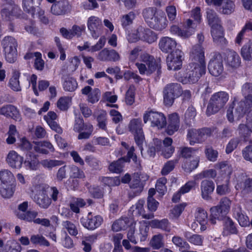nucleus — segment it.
Listing matches in <instances>:
<instances>
[{"label":"nucleus","mask_w":252,"mask_h":252,"mask_svg":"<svg viewBox=\"0 0 252 252\" xmlns=\"http://www.w3.org/2000/svg\"><path fill=\"white\" fill-rule=\"evenodd\" d=\"M206 72V64L189 63L185 70H182L175 74L177 80L183 84L195 83Z\"/></svg>","instance_id":"1"},{"label":"nucleus","mask_w":252,"mask_h":252,"mask_svg":"<svg viewBox=\"0 0 252 252\" xmlns=\"http://www.w3.org/2000/svg\"><path fill=\"white\" fill-rule=\"evenodd\" d=\"M229 99V95L225 92L220 91L214 94L211 97L206 110L208 116L217 113L222 108Z\"/></svg>","instance_id":"2"},{"label":"nucleus","mask_w":252,"mask_h":252,"mask_svg":"<svg viewBox=\"0 0 252 252\" xmlns=\"http://www.w3.org/2000/svg\"><path fill=\"white\" fill-rule=\"evenodd\" d=\"M140 61L141 63H136L135 65L141 75H150L159 68L154 57L147 53L140 55Z\"/></svg>","instance_id":"3"},{"label":"nucleus","mask_w":252,"mask_h":252,"mask_svg":"<svg viewBox=\"0 0 252 252\" xmlns=\"http://www.w3.org/2000/svg\"><path fill=\"white\" fill-rule=\"evenodd\" d=\"M242 92L245 98L237 103L235 112L238 117L242 116L248 109L252 106V84L246 83L242 88Z\"/></svg>","instance_id":"4"},{"label":"nucleus","mask_w":252,"mask_h":252,"mask_svg":"<svg viewBox=\"0 0 252 252\" xmlns=\"http://www.w3.org/2000/svg\"><path fill=\"white\" fill-rule=\"evenodd\" d=\"M183 93V90L180 84L169 83L166 85L163 90V102L168 106H171L175 98L179 97Z\"/></svg>","instance_id":"5"},{"label":"nucleus","mask_w":252,"mask_h":252,"mask_svg":"<svg viewBox=\"0 0 252 252\" xmlns=\"http://www.w3.org/2000/svg\"><path fill=\"white\" fill-rule=\"evenodd\" d=\"M148 178L149 176L144 173L137 172L134 174L130 184V191L128 193L129 198H132L141 193L143 190L145 182Z\"/></svg>","instance_id":"6"},{"label":"nucleus","mask_w":252,"mask_h":252,"mask_svg":"<svg viewBox=\"0 0 252 252\" xmlns=\"http://www.w3.org/2000/svg\"><path fill=\"white\" fill-rule=\"evenodd\" d=\"M143 121L145 124L150 121L151 126L157 127L158 129H162L167 124L166 117L163 113L152 110L145 111L143 115Z\"/></svg>","instance_id":"7"},{"label":"nucleus","mask_w":252,"mask_h":252,"mask_svg":"<svg viewBox=\"0 0 252 252\" xmlns=\"http://www.w3.org/2000/svg\"><path fill=\"white\" fill-rule=\"evenodd\" d=\"M142 121L139 118L132 119L128 124L129 130L134 135V140L142 154V145L145 139L142 129Z\"/></svg>","instance_id":"8"},{"label":"nucleus","mask_w":252,"mask_h":252,"mask_svg":"<svg viewBox=\"0 0 252 252\" xmlns=\"http://www.w3.org/2000/svg\"><path fill=\"white\" fill-rule=\"evenodd\" d=\"M184 28L182 30L177 25H172L170 31L174 34H176L183 38H187L193 34L196 28V24L193 23L192 20L187 19L184 23Z\"/></svg>","instance_id":"9"},{"label":"nucleus","mask_w":252,"mask_h":252,"mask_svg":"<svg viewBox=\"0 0 252 252\" xmlns=\"http://www.w3.org/2000/svg\"><path fill=\"white\" fill-rule=\"evenodd\" d=\"M88 29L94 39H97L102 33L103 24L102 20L98 17L91 16L87 22Z\"/></svg>","instance_id":"10"},{"label":"nucleus","mask_w":252,"mask_h":252,"mask_svg":"<svg viewBox=\"0 0 252 252\" xmlns=\"http://www.w3.org/2000/svg\"><path fill=\"white\" fill-rule=\"evenodd\" d=\"M184 53L180 50H176L168 55L166 63L169 70H176L181 68Z\"/></svg>","instance_id":"11"},{"label":"nucleus","mask_w":252,"mask_h":252,"mask_svg":"<svg viewBox=\"0 0 252 252\" xmlns=\"http://www.w3.org/2000/svg\"><path fill=\"white\" fill-rule=\"evenodd\" d=\"M33 200L40 208L43 209H48L52 204L48 191L43 188L34 195Z\"/></svg>","instance_id":"12"},{"label":"nucleus","mask_w":252,"mask_h":252,"mask_svg":"<svg viewBox=\"0 0 252 252\" xmlns=\"http://www.w3.org/2000/svg\"><path fill=\"white\" fill-rule=\"evenodd\" d=\"M222 60L220 55L214 56L208 64V70L211 74L214 76H219L223 71Z\"/></svg>","instance_id":"13"},{"label":"nucleus","mask_w":252,"mask_h":252,"mask_svg":"<svg viewBox=\"0 0 252 252\" xmlns=\"http://www.w3.org/2000/svg\"><path fill=\"white\" fill-rule=\"evenodd\" d=\"M101 62H117L120 60V55L116 50L105 48L101 50L96 56Z\"/></svg>","instance_id":"14"},{"label":"nucleus","mask_w":252,"mask_h":252,"mask_svg":"<svg viewBox=\"0 0 252 252\" xmlns=\"http://www.w3.org/2000/svg\"><path fill=\"white\" fill-rule=\"evenodd\" d=\"M190 58L191 63L206 64L204 48L200 44H196L192 47L190 52Z\"/></svg>","instance_id":"15"},{"label":"nucleus","mask_w":252,"mask_h":252,"mask_svg":"<svg viewBox=\"0 0 252 252\" xmlns=\"http://www.w3.org/2000/svg\"><path fill=\"white\" fill-rule=\"evenodd\" d=\"M103 222V218L99 215L93 216L92 212L88 214L87 219L82 220L83 225L89 230H94L98 227Z\"/></svg>","instance_id":"16"},{"label":"nucleus","mask_w":252,"mask_h":252,"mask_svg":"<svg viewBox=\"0 0 252 252\" xmlns=\"http://www.w3.org/2000/svg\"><path fill=\"white\" fill-rule=\"evenodd\" d=\"M137 32L140 40L149 43H153L157 39L156 33L149 28L140 26L137 28Z\"/></svg>","instance_id":"17"},{"label":"nucleus","mask_w":252,"mask_h":252,"mask_svg":"<svg viewBox=\"0 0 252 252\" xmlns=\"http://www.w3.org/2000/svg\"><path fill=\"white\" fill-rule=\"evenodd\" d=\"M145 201L143 199H140L130 209L129 211L132 212L133 216H142L143 218L146 219H151L154 218V215L153 213L146 214L144 209V204Z\"/></svg>","instance_id":"18"},{"label":"nucleus","mask_w":252,"mask_h":252,"mask_svg":"<svg viewBox=\"0 0 252 252\" xmlns=\"http://www.w3.org/2000/svg\"><path fill=\"white\" fill-rule=\"evenodd\" d=\"M0 115L7 118H11L17 121L21 120L19 111L15 106L11 104L5 105L0 107Z\"/></svg>","instance_id":"19"},{"label":"nucleus","mask_w":252,"mask_h":252,"mask_svg":"<svg viewBox=\"0 0 252 252\" xmlns=\"http://www.w3.org/2000/svg\"><path fill=\"white\" fill-rule=\"evenodd\" d=\"M168 25V21L163 13H158L151 22L149 26L152 29L161 31L165 29Z\"/></svg>","instance_id":"20"},{"label":"nucleus","mask_w":252,"mask_h":252,"mask_svg":"<svg viewBox=\"0 0 252 252\" xmlns=\"http://www.w3.org/2000/svg\"><path fill=\"white\" fill-rule=\"evenodd\" d=\"M6 161L9 166L13 168L20 169L22 167L23 158L15 151H10L6 158Z\"/></svg>","instance_id":"21"},{"label":"nucleus","mask_w":252,"mask_h":252,"mask_svg":"<svg viewBox=\"0 0 252 252\" xmlns=\"http://www.w3.org/2000/svg\"><path fill=\"white\" fill-rule=\"evenodd\" d=\"M201 196L205 200L209 201L212 199L211 194L215 189V184L212 181L204 180L200 185Z\"/></svg>","instance_id":"22"},{"label":"nucleus","mask_w":252,"mask_h":252,"mask_svg":"<svg viewBox=\"0 0 252 252\" xmlns=\"http://www.w3.org/2000/svg\"><path fill=\"white\" fill-rule=\"evenodd\" d=\"M211 34L214 42L220 46H223L227 41L223 36V31L221 25L211 28Z\"/></svg>","instance_id":"23"},{"label":"nucleus","mask_w":252,"mask_h":252,"mask_svg":"<svg viewBox=\"0 0 252 252\" xmlns=\"http://www.w3.org/2000/svg\"><path fill=\"white\" fill-rule=\"evenodd\" d=\"M21 249V246L14 240H8L4 244L3 240L0 239V250L2 252H20Z\"/></svg>","instance_id":"24"},{"label":"nucleus","mask_w":252,"mask_h":252,"mask_svg":"<svg viewBox=\"0 0 252 252\" xmlns=\"http://www.w3.org/2000/svg\"><path fill=\"white\" fill-rule=\"evenodd\" d=\"M33 149L38 153L47 155L49 152H53L55 149L53 145L48 141H40L34 142Z\"/></svg>","instance_id":"25"},{"label":"nucleus","mask_w":252,"mask_h":252,"mask_svg":"<svg viewBox=\"0 0 252 252\" xmlns=\"http://www.w3.org/2000/svg\"><path fill=\"white\" fill-rule=\"evenodd\" d=\"M176 45L177 43L175 40L168 36L162 37L159 42L160 49L165 53L171 51L176 47Z\"/></svg>","instance_id":"26"},{"label":"nucleus","mask_w":252,"mask_h":252,"mask_svg":"<svg viewBox=\"0 0 252 252\" xmlns=\"http://www.w3.org/2000/svg\"><path fill=\"white\" fill-rule=\"evenodd\" d=\"M180 126V120L178 115L173 113L169 115L168 125L166 129V132L169 135H172L177 131Z\"/></svg>","instance_id":"27"},{"label":"nucleus","mask_w":252,"mask_h":252,"mask_svg":"<svg viewBox=\"0 0 252 252\" xmlns=\"http://www.w3.org/2000/svg\"><path fill=\"white\" fill-rule=\"evenodd\" d=\"M208 214L203 208L199 207L196 209L195 220L200 225V231L203 232L207 229Z\"/></svg>","instance_id":"28"},{"label":"nucleus","mask_w":252,"mask_h":252,"mask_svg":"<svg viewBox=\"0 0 252 252\" xmlns=\"http://www.w3.org/2000/svg\"><path fill=\"white\" fill-rule=\"evenodd\" d=\"M134 221L132 219L122 217L113 222L112 229L116 232L125 230L131 225V221Z\"/></svg>","instance_id":"29"},{"label":"nucleus","mask_w":252,"mask_h":252,"mask_svg":"<svg viewBox=\"0 0 252 252\" xmlns=\"http://www.w3.org/2000/svg\"><path fill=\"white\" fill-rule=\"evenodd\" d=\"M106 40V37L104 36H102L99 39L97 43L94 45L92 46L90 48L89 43L87 42H85L83 46H78V49L80 51H83L89 49V51L92 52H96L102 49L105 44Z\"/></svg>","instance_id":"30"},{"label":"nucleus","mask_w":252,"mask_h":252,"mask_svg":"<svg viewBox=\"0 0 252 252\" xmlns=\"http://www.w3.org/2000/svg\"><path fill=\"white\" fill-rule=\"evenodd\" d=\"M225 60L227 65L231 68H237L240 65L239 56L234 51H229L227 53Z\"/></svg>","instance_id":"31"},{"label":"nucleus","mask_w":252,"mask_h":252,"mask_svg":"<svg viewBox=\"0 0 252 252\" xmlns=\"http://www.w3.org/2000/svg\"><path fill=\"white\" fill-rule=\"evenodd\" d=\"M150 225L153 228L160 229L167 232L171 230L170 223L167 219L152 220L150 222Z\"/></svg>","instance_id":"32"},{"label":"nucleus","mask_w":252,"mask_h":252,"mask_svg":"<svg viewBox=\"0 0 252 252\" xmlns=\"http://www.w3.org/2000/svg\"><path fill=\"white\" fill-rule=\"evenodd\" d=\"M15 186L14 183L0 184V194L3 198H10L13 196L15 190Z\"/></svg>","instance_id":"33"},{"label":"nucleus","mask_w":252,"mask_h":252,"mask_svg":"<svg viewBox=\"0 0 252 252\" xmlns=\"http://www.w3.org/2000/svg\"><path fill=\"white\" fill-rule=\"evenodd\" d=\"M206 13L208 24L211 28L221 25V20L214 10L207 9Z\"/></svg>","instance_id":"34"},{"label":"nucleus","mask_w":252,"mask_h":252,"mask_svg":"<svg viewBox=\"0 0 252 252\" xmlns=\"http://www.w3.org/2000/svg\"><path fill=\"white\" fill-rule=\"evenodd\" d=\"M2 45L4 51H17L18 43L16 40L13 37L7 36L2 40Z\"/></svg>","instance_id":"35"},{"label":"nucleus","mask_w":252,"mask_h":252,"mask_svg":"<svg viewBox=\"0 0 252 252\" xmlns=\"http://www.w3.org/2000/svg\"><path fill=\"white\" fill-rule=\"evenodd\" d=\"M184 237L191 244L195 246H202L203 243L204 237L199 234H191L190 232H184Z\"/></svg>","instance_id":"36"},{"label":"nucleus","mask_w":252,"mask_h":252,"mask_svg":"<svg viewBox=\"0 0 252 252\" xmlns=\"http://www.w3.org/2000/svg\"><path fill=\"white\" fill-rule=\"evenodd\" d=\"M85 201L81 198L72 197L69 203L71 210L75 213H80V207H83L86 205Z\"/></svg>","instance_id":"37"},{"label":"nucleus","mask_w":252,"mask_h":252,"mask_svg":"<svg viewBox=\"0 0 252 252\" xmlns=\"http://www.w3.org/2000/svg\"><path fill=\"white\" fill-rule=\"evenodd\" d=\"M158 13L157 8L155 7H146L142 11V16L148 25L150 24Z\"/></svg>","instance_id":"38"},{"label":"nucleus","mask_w":252,"mask_h":252,"mask_svg":"<svg viewBox=\"0 0 252 252\" xmlns=\"http://www.w3.org/2000/svg\"><path fill=\"white\" fill-rule=\"evenodd\" d=\"M223 225V235L227 236L237 233V229L234 225V222L230 218H227L224 220Z\"/></svg>","instance_id":"39"},{"label":"nucleus","mask_w":252,"mask_h":252,"mask_svg":"<svg viewBox=\"0 0 252 252\" xmlns=\"http://www.w3.org/2000/svg\"><path fill=\"white\" fill-rule=\"evenodd\" d=\"M150 246L154 250H159L164 246L163 235L158 234L154 235L150 242Z\"/></svg>","instance_id":"40"},{"label":"nucleus","mask_w":252,"mask_h":252,"mask_svg":"<svg viewBox=\"0 0 252 252\" xmlns=\"http://www.w3.org/2000/svg\"><path fill=\"white\" fill-rule=\"evenodd\" d=\"M15 180L13 173L8 169L0 171V184H7L14 183Z\"/></svg>","instance_id":"41"},{"label":"nucleus","mask_w":252,"mask_h":252,"mask_svg":"<svg viewBox=\"0 0 252 252\" xmlns=\"http://www.w3.org/2000/svg\"><path fill=\"white\" fill-rule=\"evenodd\" d=\"M135 17L136 15L133 11H130L127 14L122 15L120 17V22L123 28H127L132 25Z\"/></svg>","instance_id":"42"},{"label":"nucleus","mask_w":252,"mask_h":252,"mask_svg":"<svg viewBox=\"0 0 252 252\" xmlns=\"http://www.w3.org/2000/svg\"><path fill=\"white\" fill-rule=\"evenodd\" d=\"M63 87L64 90L68 92H73L77 88V83L76 80L72 77H64Z\"/></svg>","instance_id":"43"},{"label":"nucleus","mask_w":252,"mask_h":252,"mask_svg":"<svg viewBox=\"0 0 252 252\" xmlns=\"http://www.w3.org/2000/svg\"><path fill=\"white\" fill-rule=\"evenodd\" d=\"M38 215V212L35 211H28L26 213H18L17 217L19 219L28 222L34 223L36 218Z\"/></svg>","instance_id":"44"},{"label":"nucleus","mask_w":252,"mask_h":252,"mask_svg":"<svg viewBox=\"0 0 252 252\" xmlns=\"http://www.w3.org/2000/svg\"><path fill=\"white\" fill-rule=\"evenodd\" d=\"M235 9V5L231 0H225L220 8V12L223 14L229 15L232 13Z\"/></svg>","instance_id":"45"},{"label":"nucleus","mask_w":252,"mask_h":252,"mask_svg":"<svg viewBox=\"0 0 252 252\" xmlns=\"http://www.w3.org/2000/svg\"><path fill=\"white\" fill-rule=\"evenodd\" d=\"M40 164L44 168L51 170L53 167L63 165V161L56 159H46L41 160Z\"/></svg>","instance_id":"46"},{"label":"nucleus","mask_w":252,"mask_h":252,"mask_svg":"<svg viewBox=\"0 0 252 252\" xmlns=\"http://www.w3.org/2000/svg\"><path fill=\"white\" fill-rule=\"evenodd\" d=\"M24 164L25 166L31 170H36L39 164V160L37 157L34 155H29L27 157Z\"/></svg>","instance_id":"47"},{"label":"nucleus","mask_w":252,"mask_h":252,"mask_svg":"<svg viewBox=\"0 0 252 252\" xmlns=\"http://www.w3.org/2000/svg\"><path fill=\"white\" fill-rule=\"evenodd\" d=\"M62 226L63 229H66L68 233L73 236H76L78 234L77 226L74 223L70 221H63L62 222Z\"/></svg>","instance_id":"48"},{"label":"nucleus","mask_w":252,"mask_h":252,"mask_svg":"<svg viewBox=\"0 0 252 252\" xmlns=\"http://www.w3.org/2000/svg\"><path fill=\"white\" fill-rule=\"evenodd\" d=\"M234 215L241 226L244 227L249 224L250 222L248 217L245 216L242 213L240 209L238 208L236 209L234 211Z\"/></svg>","instance_id":"49"},{"label":"nucleus","mask_w":252,"mask_h":252,"mask_svg":"<svg viewBox=\"0 0 252 252\" xmlns=\"http://www.w3.org/2000/svg\"><path fill=\"white\" fill-rule=\"evenodd\" d=\"M187 137L191 145H193L196 143H201L198 129L193 128L189 129Z\"/></svg>","instance_id":"50"},{"label":"nucleus","mask_w":252,"mask_h":252,"mask_svg":"<svg viewBox=\"0 0 252 252\" xmlns=\"http://www.w3.org/2000/svg\"><path fill=\"white\" fill-rule=\"evenodd\" d=\"M199 160L200 158L199 157H195L189 162L186 161L183 165V167L186 172H190L198 167Z\"/></svg>","instance_id":"51"},{"label":"nucleus","mask_w":252,"mask_h":252,"mask_svg":"<svg viewBox=\"0 0 252 252\" xmlns=\"http://www.w3.org/2000/svg\"><path fill=\"white\" fill-rule=\"evenodd\" d=\"M125 158H120L119 160L112 162L109 167L110 171L114 173H120L123 170Z\"/></svg>","instance_id":"52"},{"label":"nucleus","mask_w":252,"mask_h":252,"mask_svg":"<svg viewBox=\"0 0 252 252\" xmlns=\"http://www.w3.org/2000/svg\"><path fill=\"white\" fill-rule=\"evenodd\" d=\"M215 167L217 169H220L222 174H225L228 176H230L232 172V167L226 161L218 163Z\"/></svg>","instance_id":"53"},{"label":"nucleus","mask_w":252,"mask_h":252,"mask_svg":"<svg viewBox=\"0 0 252 252\" xmlns=\"http://www.w3.org/2000/svg\"><path fill=\"white\" fill-rule=\"evenodd\" d=\"M70 102L71 99L69 97H61L57 102V106L61 111H66L68 109Z\"/></svg>","instance_id":"54"},{"label":"nucleus","mask_w":252,"mask_h":252,"mask_svg":"<svg viewBox=\"0 0 252 252\" xmlns=\"http://www.w3.org/2000/svg\"><path fill=\"white\" fill-rule=\"evenodd\" d=\"M178 161L179 159L176 158L166 162L161 171V174L166 175L169 174L174 169L175 164L178 162Z\"/></svg>","instance_id":"55"},{"label":"nucleus","mask_w":252,"mask_h":252,"mask_svg":"<svg viewBox=\"0 0 252 252\" xmlns=\"http://www.w3.org/2000/svg\"><path fill=\"white\" fill-rule=\"evenodd\" d=\"M241 54L244 60L248 61L252 60V49L249 42L242 47Z\"/></svg>","instance_id":"56"},{"label":"nucleus","mask_w":252,"mask_h":252,"mask_svg":"<svg viewBox=\"0 0 252 252\" xmlns=\"http://www.w3.org/2000/svg\"><path fill=\"white\" fill-rule=\"evenodd\" d=\"M31 242L34 245L49 246V242L43 236L39 235H33L31 237Z\"/></svg>","instance_id":"57"},{"label":"nucleus","mask_w":252,"mask_h":252,"mask_svg":"<svg viewBox=\"0 0 252 252\" xmlns=\"http://www.w3.org/2000/svg\"><path fill=\"white\" fill-rule=\"evenodd\" d=\"M101 181L106 186L109 187H114L119 186L120 184L121 180L118 177H103L101 178Z\"/></svg>","instance_id":"58"},{"label":"nucleus","mask_w":252,"mask_h":252,"mask_svg":"<svg viewBox=\"0 0 252 252\" xmlns=\"http://www.w3.org/2000/svg\"><path fill=\"white\" fill-rule=\"evenodd\" d=\"M187 206L186 203H183L176 205L170 210V215L173 219L178 218L182 214Z\"/></svg>","instance_id":"59"},{"label":"nucleus","mask_w":252,"mask_h":252,"mask_svg":"<svg viewBox=\"0 0 252 252\" xmlns=\"http://www.w3.org/2000/svg\"><path fill=\"white\" fill-rule=\"evenodd\" d=\"M135 91L134 86H130L126 94V102L128 105H131L135 101Z\"/></svg>","instance_id":"60"},{"label":"nucleus","mask_w":252,"mask_h":252,"mask_svg":"<svg viewBox=\"0 0 252 252\" xmlns=\"http://www.w3.org/2000/svg\"><path fill=\"white\" fill-rule=\"evenodd\" d=\"M106 112L105 111H102L100 112L96 118L98 127L104 130L106 129Z\"/></svg>","instance_id":"61"},{"label":"nucleus","mask_w":252,"mask_h":252,"mask_svg":"<svg viewBox=\"0 0 252 252\" xmlns=\"http://www.w3.org/2000/svg\"><path fill=\"white\" fill-rule=\"evenodd\" d=\"M196 115L195 109L192 107H189L185 113V121L187 124H190L193 121Z\"/></svg>","instance_id":"62"},{"label":"nucleus","mask_w":252,"mask_h":252,"mask_svg":"<svg viewBox=\"0 0 252 252\" xmlns=\"http://www.w3.org/2000/svg\"><path fill=\"white\" fill-rule=\"evenodd\" d=\"M167 183V180L164 177L159 178L157 182L156 189L160 194L163 195L167 190L165 184Z\"/></svg>","instance_id":"63"},{"label":"nucleus","mask_w":252,"mask_h":252,"mask_svg":"<svg viewBox=\"0 0 252 252\" xmlns=\"http://www.w3.org/2000/svg\"><path fill=\"white\" fill-rule=\"evenodd\" d=\"M100 96V90L97 88H95L89 94L87 100L89 103L94 104L99 100Z\"/></svg>","instance_id":"64"}]
</instances>
